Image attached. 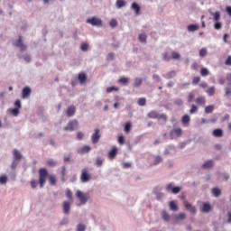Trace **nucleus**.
<instances>
[{
  "mask_svg": "<svg viewBox=\"0 0 231 231\" xmlns=\"http://www.w3.org/2000/svg\"><path fill=\"white\" fill-rule=\"evenodd\" d=\"M61 180L62 181H66V167H62V171H61Z\"/></svg>",
  "mask_w": 231,
  "mask_h": 231,
  "instance_id": "8fccbe9b",
  "label": "nucleus"
},
{
  "mask_svg": "<svg viewBox=\"0 0 231 231\" xmlns=\"http://www.w3.org/2000/svg\"><path fill=\"white\" fill-rule=\"evenodd\" d=\"M225 64H226V66H231V56L227 57Z\"/></svg>",
  "mask_w": 231,
  "mask_h": 231,
  "instance_id": "774afa93",
  "label": "nucleus"
},
{
  "mask_svg": "<svg viewBox=\"0 0 231 231\" xmlns=\"http://www.w3.org/2000/svg\"><path fill=\"white\" fill-rule=\"evenodd\" d=\"M77 230L78 231H84V230H86V226H84L82 224H79V225H78Z\"/></svg>",
  "mask_w": 231,
  "mask_h": 231,
  "instance_id": "0e129e2a",
  "label": "nucleus"
},
{
  "mask_svg": "<svg viewBox=\"0 0 231 231\" xmlns=\"http://www.w3.org/2000/svg\"><path fill=\"white\" fill-rule=\"evenodd\" d=\"M171 59H173L174 60H178V59H181V54H180V52L178 51H172Z\"/></svg>",
  "mask_w": 231,
  "mask_h": 231,
  "instance_id": "2f4dec72",
  "label": "nucleus"
},
{
  "mask_svg": "<svg viewBox=\"0 0 231 231\" xmlns=\"http://www.w3.org/2000/svg\"><path fill=\"white\" fill-rule=\"evenodd\" d=\"M194 93H189L188 96V102H194Z\"/></svg>",
  "mask_w": 231,
  "mask_h": 231,
  "instance_id": "bf43d9fd",
  "label": "nucleus"
},
{
  "mask_svg": "<svg viewBox=\"0 0 231 231\" xmlns=\"http://www.w3.org/2000/svg\"><path fill=\"white\" fill-rule=\"evenodd\" d=\"M189 122H190V116H189L188 115L183 116L182 124L186 125V124H189Z\"/></svg>",
  "mask_w": 231,
  "mask_h": 231,
  "instance_id": "4c0bfd02",
  "label": "nucleus"
},
{
  "mask_svg": "<svg viewBox=\"0 0 231 231\" xmlns=\"http://www.w3.org/2000/svg\"><path fill=\"white\" fill-rule=\"evenodd\" d=\"M102 163H104V160H102L100 158H97V161H96V165L97 167H101Z\"/></svg>",
  "mask_w": 231,
  "mask_h": 231,
  "instance_id": "680f3d73",
  "label": "nucleus"
},
{
  "mask_svg": "<svg viewBox=\"0 0 231 231\" xmlns=\"http://www.w3.org/2000/svg\"><path fill=\"white\" fill-rule=\"evenodd\" d=\"M187 217V215L185 213H180L179 215L173 216V222L174 223H180V221H183Z\"/></svg>",
  "mask_w": 231,
  "mask_h": 231,
  "instance_id": "6e6552de",
  "label": "nucleus"
},
{
  "mask_svg": "<svg viewBox=\"0 0 231 231\" xmlns=\"http://www.w3.org/2000/svg\"><path fill=\"white\" fill-rule=\"evenodd\" d=\"M11 113L14 116H17V115H19V108L13 109Z\"/></svg>",
  "mask_w": 231,
  "mask_h": 231,
  "instance_id": "69168bd1",
  "label": "nucleus"
},
{
  "mask_svg": "<svg viewBox=\"0 0 231 231\" xmlns=\"http://www.w3.org/2000/svg\"><path fill=\"white\" fill-rule=\"evenodd\" d=\"M214 165V162L212 161H208L206 162H204V164L202 165L203 169H210L211 167H213Z\"/></svg>",
  "mask_w": 231,
  "mask_h": 231,
  "instance_id": "393cba45",
  "label": "nucleus"
},
{
  "mask_svg": "<svg viewBox=\"0 0 231 231\" xmlns=\"http://www.w3.org/2000/svg\"><path fill=\"white\" fill-rule=\"evenodd\" d=\"M32 94V88L25 87L23 89V98H28V97H30V95Z\"/></svg>",
  "mask_w": 231,
  "mask_h": 231,
  "instance_id": "dca6fc26",
  "label": "nucleus"
},
{
  "mask_svg": "<svg viewBox=\"0 0 231 231\" xmlns=\"http://www.w3.org/2000/svg\"><path fill=\"white\" fill-rule=\"evenodd\" d=\"M212 194L213 196H215V198H219V196H221V189H219L218 188H213Z\"/></svg>",
  "mask_w": 231,
  "mask_h": 231,
  "instance_id": "b1692460",
  "label": "nucleus"
},
{
  "mask_svg": "<svg viewBox=\"0 0 231 231\" xmlns=\"http://www.w3.org/2000/svg\"><path fill=\"white\" fill-rule=\"evenodd\" d=\"M214 109H215L214 105H209V106L205 107V113L207 115H209V113H212V111H214Z\"/></svg>",
  "mask_w": 231,
  "mask_h": 231,
  "instance_id": "473e14b6",
  "label": "nucleus"
},
{
  "mask_svg": "<svg viewBox=\"0 0 231 231\" xmlns=\"http://www.w3.org/2000/svg\"><path fill=\"white\" fill-rule=\"evenodd\" d=\"M116 8H124L125 6V0H116Z\"/></svg>",
  "mask_w": 231,
  "mask_h": 231,
  "instance_id": "c756f323",
  "label": "nucleus"
},
{
  "mask_svg": "<svg viewBox=\"0 0 231 231\" xmlns=\"http://www.w3.org/2000/svg\"><path fill=\"white\" fill-rule=\"evenodd\" d=\"M209 71H208V69H207V68H202L201 69H200V75H201V77H208V75H209Z\"/></svg>",
  "mask_w": 231,
  "mask_h": 231,
  "instance_id": "7c9ffc66",
  "label": "nucleus"
},
{
  "mask_svg": "<svg viewBox=\"0 0 231 231\" xmlns=\"http://www.w3.org/2000/svg\"><path fill=\"white\" fill-rule=\"evenodd\" d=\"M50 185H57V177L55 175H49L48 177Z\"/></svg>",
  "mask_w": 231,
  "mask_h": 231,
  "instance_id": "aec40b11",
  "label": "nucleus"
},
{
  "mask_svg": "<svg viewBox=\"0 0 231 231\" xmlns=\"http://www.w3.org/2000/svg\"><path fill=\"white\" fill-rule=\"evenodd\" d=\"M131 8L135 12L136 15H140V10H142V8L136 4V2L132 4Z\"/></svg>",
  "mask_w": 231,
  "mask_h": 231,
  "instance_id": "f3484780",
  "label": "nucleus"
},
{
  "mask_svg": "<svg viewBox=\"0 0 231 231\" xmlns=\"http://www.w3.org/2000/svg\"><path fill=\"white\" fill-rule=\"evenodd\" d=\"M37 185H39V182L36 180H31V187H32V189H36Z\"/></svg>",
  "mask_w": 231,
  "mask_h": 231,
  "instance_id": "864d4df0",
  "label": "nucleus"
},
{
  "mask_svg": "<svg viewBox=\"0 0 231 231\" xmlns=\"http://www.w3.org/2000/svg\"><path fill=\"white\" fill-rule=\"evenodd\" d=\"M170 209H171L173 212H176L178 210V203L174 200L171 201Z\"/></svg>",
  "mask_w": 231,
  "mask_h": 231,
  "instance_id": "412c9836",
  "label": "nucleus"
},
{
  "mask_svg": "<svg viewBox=\"0 0 231 231\" xmlns=\"http://www.w3.org/2000/svg\"><path fill=\"white\" fill-rule=\"evenodd\" d=\"M159 163H162V157L161 156H156L154 158V162L151 164V166L152 165H158Z\"/></svg>",
  "mask_w": 231,
  "mask_h": 231,
  "instance_id": "ea45409f",
  "label": "nucleus"
},
{
  "mask_svg": "<svg viewBox=\"0 0 231 231\" xmlns=\"http://www.w3.org/2000/svg\"><path fill=\"white\" fill-rule=\"evenodd\" d=\"M14 46H16V48H20L22 51H24V50H26V45L23 43V37L21 36L15 42Z\"/></svg>",
  "mask_w": 231,
  "mask_h": 231,
  "instance_id": "0eeeda50",
  "label": "nucleus"
},
{
  "mask_svg": "<svg viewBox=\"0 0 231 231\" xmlns=\"http://www.w3.org/2000/svg\"><path fill=\"white\" fill-rule=\"evenodd\" d=\"M89 151H91V147L85 145L78 150V154H86V152H89Z\"/></svg>",
  "mask_w": 231,
  "mask_h": 231,
  "instance_id": "ddd939ff",
  "label": "nucleus"
},
{
  "mask_svg": "<svg viewBox=\"0 0 231 231\" xmlns=\"http://www.w3.org/2000/svg\"><path fill=\"white\" fill-rule=\"evenodd\" d=\"M162 219H164V221H171V216L169 215V213L162 211Z\"/></svg>",
  "mask_w": 231,
  "mask_h": 231,
  "instance_id": "f704fd0d",
  "label": "nucleus"
},
{
  "mask_svg": "<svg viewBox=\"0 0 231 231\" xmlns=\"http://www.w3.org/2000/svg\"><path fill=\"white\" fill-rule=\"evenodd\" d=\"M149 118H160V114L156 111H152L148 114Z\"/></svg>",
  "mask_w": 231,
  "mask_h": 231,
  "instance_id": "cd10ccee",
  "label": "nucleus"
},
{
  "mask_svg": "<svg viewBox=\"0 0 231 231\" xmlns=\"http://www.w3.org/2000/svg\"><path fill=\"white\" fill-rule=\"evenodd\" d=\"M147 104V99L145 97H141L138 99V106H143Z\"/></svg>",
  "mask_w": 231,
  "mask_h": 231,
  "instance_id": "e433bc0d",
  "label": "nucleus"
},
{
  "mask_svg": "<svg viewBox=\"0 0 231 231\" xmlns=\"http://www.w3.org/2000/svg\"><path fill=\"white\" fill-rule=\"evenodd\" d=\"M13 154H14V160L20 162L21 158H23V155L21 154V152H19V151H17V149H14L13 151Z\"/></svg>",
  "mask_w": 231,
  "mask_h": 231,
  "instance_id": "a211bd4d",
  "label": "nucleus"
},
{
  "mask_svg": "<svg viewBox=\"0 0 231 231\" xmlns=\"http://www.w3.org/2000/svg\"><path fill=\"white\" fill-rule=\"evenodd\" d=\"M80 180H81L82 183H88V181H89V180H91V176H89V173H88L87 170L82 171Z\"/></svg>",
  "mask_w": 231,
  "mask_h": 231,
  "instance_id": "423d86ee",
  "label": "nucleus"
},
{
  "mask_svg": "<svg viewBox=\"0 0 231 231\" xmlns=\"http://www.w3.org/2000/svg\"><path fill=\"white\" fill-rule=\"evenodd\" d=\"M181 192V187H174L172 189L171 194H180Z\"/></svg>",
  "mask_w": 231,
  "mask_h": 231,
  "instance_id": "49530a36",
  "label": "nucleus"
},
{
  "mask_svg": "<svg viewBox=\"0 0 231 231\" xmlns=\"http://www.w3.org/2000/svg\"><path fill=\"white\" fill-rule=\"evenodd\" d=\"M120 88L116 87H109L106 88V93H113V91H119Z\"/></svg>",
  "mask_w": 231,
  "mask_h": 231,
  "instance_id": "37998d69",
  "label": "nucleus"
},
{
  "mask_svg": "<svg viewBox=\"0 0 231 231\" xmlns=\"http://www.w3.org/2000/svg\"><path fill=\"white\" fill-rule=\"evenodd\" d=\"M77 125H79V122L77 120H71L64 127V131H75V127H77Z\"/></svg>",
  "mask_w": 231,
  "mask_h": 231,
  "instance_id": "20e7f679",
  "label": "nucleus"
},
{
  "mask_svg": "<svg viewBox=\"0 0 231 231\" xmlns=\"http://www.w3.org/2000/svg\"><path fill=\"white\" fill-rule=\"evenodd\" d=\"M172 189H174V186H172V183H170L166 186L167 192H172Z\"/></svg>",
  "mask_w": 231,
  "mask_h": 231,
  "instance_id": "4d7b16f0",
  "label": "nucleus"
},
{
  "mask_svg": "<svg viewBox=\"0 0 231 231\" xmlns=\"http://www.w3.org/2000/svg\"><path fill=\"white\" fill-rule=\"evenodd\" d=\"M194 113H198V106L196 105H192L189 109V115H194Z\"/></svg>",
  "mask_w": 231,
  "mask_h": 231,
  "instance_id": "a18cd8bd",
  "label": "nucleus"
},
{
  "mask_svg": "<svg viewBox=\"0 0 231 231\" xmlns=\"http://www.w3.org/2000/svg\"><path fill=\"white\" fill-rule=\"evenodd\" d=\"M197 30H199V25L198 24H190L188 26L189 32H196Z\"/></svg>",
  "mask_w": 231,
  "mask_h": 231,
  "instance_id": "a878e982",
  "label": "nucleus"
},
{
  "mask_svg": "<svg viewBox=\"0 0 231 231\" xmlns=\"http://www.w3.org/2000/svg\"><path fill=\"white\" fill-rule=\"evenodd\" d=\"M76 197L79 199L82 205H86V203H88V199H89V194L84 193L80 190H78L76 192Z\"/></svg>",
  "mask_w": 231,
  "mask_h": 231,
  "instance_id": "f03ea898",
  "label": "nucleus"
},
{
  "mask_svg": "<svg viewBox=\"0 0 231 231\" xmlns=\"http://www.w3.org/2000/svg\"><path fill=\"white\" fill-rule=\"evenodd\" d=\"M6 181H8V177H6V175H3L0 177V183L2 185H5V183H6Z\"/></svg>",
  "mask_w": 231,
  "mask_h": 231,
  "instance_id": "de8ad7c7",
  "label": "nucleus"
},
{
  "mask_svg": "<svg viewBox=\"0 0 231 231\" xmlns=\"http://www.w3.org/2000/svg\"><path fill=\"white\" fill-rule=\"evenodd\" d=\"M75 115V106H69L67 109V116H73Z\"/></svg>",
  "mask_w": 231,
  "mask_h": 231,
  "instance_id": "4be33fe9",
  "label": "nucleus"
},
{
  "mask_svg": "<svg viewBox=\"0 0 231 231\" xmlns=\"http://www.w3.org/2000/svg\"><path fill=\"white\" fill-rule=\"evenodd\" d=\"M116 154H118V148H116V146H114L108 153V158H116Z\"/></svg>",
  "mask_w": 231,
  "mask_h": 231,
  "instance_id": "4468645a",
  "label": "nucleus"
},
{
  "mask_svg": "<svg viewBox=\"0 0 231 231\" xmlns=\"http://www.w3.org/2000/svg\"><path fill=\"white\" fill-rule=\"evenodd\" d=\"M139 41L140 42H144V44L147 42V34L141 33L139 34Z\"/></svg>",
  "mask_w": 231,
  "mask_h": 231,
  "instance_id": "72a5a7b5",
  "label": "nucleus"
},
{
  "mask_svg": "<svg viewBox=\"0 0 231 231\" xmlns=\"http://www.w3.org/2000/svg\"><path fill=\"white\" fill-rule=\"evenodd\" d=\"M38 173L40 189H42L46 183V178H48V170L46 168H40Z\"/></svg>",
  "mask_w": 231,
  "mask_h": 231,
  "instance_id": "f257e3e1",
  "label": "nucleus"
},
{
  "mask_svg": "<svg viewBox=\"0 0 231 231\" xmlns=\"http://www.w3.org/2000/svg\"><path fill=\"white\" fill-rule=\"evenodd\" d=\"M116 24H118V22H116V19H112V20L110 21V26H111L112 28L116 27Z\"/></svg>",
  "mask_w": 231,
  "mask_h": 231,
  "instance_id": "052dcab7",
  "label": "nucleus"
},
{
  "mask_svg": "<svg viewBox=\"0 0 231 231\" xmlns=\"http://www.w3.org/2000/svg\"><path fill=\"white\" fill-rule=\"evenodd\" d=\"M222 26H223V25L221 24V23L217 22V23H215V25H214V28H215V30H221Z\"/></svg>",
  "mask_w": 231,
  "mask_h": 231,
  "instance_id": "e2e57ef3",
  "label": "nucleus"
},
{
  "mask_svg": "<svg viewBox=\"0 0 231 231\" xmlns=\"http://www.w3.org/2000/svg\"><path fill=\"white\" fill-rule=\"evenodd\" d=\"M76 136H77L78 140H83L84 139V133L78 132Z\"/></svg>",
  "mask_w": 231,
  "mask_h": 231,
  "instance_id": "13d9d810",
  "label": "nucleus"
},
{
  "mask_svg": "<svg viewBox=\"0 0 231 231\" xmlns=\"http://www.w3.org/2000/svg\"><path fill=\"white\" fill-rule=\"evenodd\" d=\"M118 143H120V145H124V143H125V137L124 135L118 137Z\"/></svg>",
  "mask_w": 231,
  "mask_h": 231,
  "instance_id": "603ef678",
  "label": "nucleus"
},
{
  "mask_svg": "<svg viewBox=\"0 0 231 231\" xmlns=\"http://www.w3.org/2000/svg\"><path fill=\"white\" fill-rule=\"evenodd\" d=\"M213 136L216 138H221V136H223V130L219 128L213 130Z\"/></svg>",
  "mask_w": 231,
  "mask_h": 231,
  "instance_id": "6ab92c4d",
  "label": "nucleus"
},
{
  "mask_svg": "<svg viewBox=\"0 0 231 231\" xmlns=\"http://www.w3.org/2000/svg\"><path fill=\"white\" fill-rule=\"evenodd\" d=\"M80 50L82 51H88V50H89V44L88 43H82L80 46Z\"/></svg>",
  "mask_w": 231,
  "mask_h": 231,
  "instance_id": "c03bdc74",
  "label": "nucleus"
},
{
  "mask_svg": "<svg viewBox=\"0 0 231 231\" xmlns=\"http://www.w3.org/2000/svg\"><path fill=\"white\" fill-rule=\"evenodd\" d=\"M207 53H208L207 49L206 48H202L199 51V57H207Z\"/></svg>",
  "mask_w": 231,
  "mask_h": 231,
  "instance_id": "58836bf2",
  "label": "nucleus"
},
{
  "mask_svg": "<svg viewBox=\"0 0 231 231\" xmlns=\"http://www.w3.org/2000/svg\"><path fill=\"white\" fill-rule=\"evenodd\" d=\"M198 68H199V65L198 64V62H193L191 64V69L196 70V69H198Z\"/></svg>",
  "mask_w": 231,
  "mask_h": 231,
  "instance_id": "338daca9",
  "label": "nucleus"
},
{
  "mask_svg": "<svg viewBox=\"0 0 231 231\" xmlns=\"http://www.w3.org/2000/svg\"><path fill=\"white\" fill-rule=\"evenodd\" d=\"M78 80H79L80 84H84L88 80V76H86V73L80 72L78 75Z\"/></svg>",
  "mask_w": 231,
  "mask_h": 231,
  "instance_id": "2eb2a0df",
  "label": "nucleus"
},
{
  "mask_svg": "<svg viewBox=\"0 0 231 231\" xmlns=\"http://www.w3.org/2000/svg\"><path fill=\"white\" fill-rule=\"evenodd\" d=\"M131 123H126L125 125V132L129 133V131H131Z\"/></svg>",
  "mask_w": 231,
  "mask_h": 231,
  "instance_id": "5fc2aeb1",
  "label": "nucleus"
},
{
  "mask_svg": "<svg viewBox=\"0 0 231 231\" xmlns=\"http://www.w3.org/2000/svg\"><path fill=\"white\" fill-rule=\"evenodd\" d=\"M143 82V79L142 78H136L134 79V88H140V85Z\"/></svg>",
  "mask_w": 231,
  "mask_h": 231,
  "instance_id": "c85d7f7f",
  "label": "nucleus"
},
{
  "mask_svg": "<svg viewBox=\"0 0 231 231\" xmlns=\"http://www.w3.org/2000/svg\"><path fill=\"white\" fill-rule=\"evenodd\" d=\"M221 19V14L219 12H216L214 14V21L218 22Z\"/></svg>",
  "mask_w": 231,
  "mask_h": 231,
  "instance_id": "3c124183",
  "label": "nucleus"
},
{
  "mask_svg": "<svg viewBox=\"0 0 231 231\" xmlns=\"http://www.w3.org/2000/svg\"><path fill=\"white\" fill-rule=\"evenodd\" d=\"M184 207H185L186 210H189V212L191 214H196V208L192 207V205H190V203H189V201H187V200L184 201Z\"/></svg>",
  "mask_w": 231,
  "mask_h": 231,
  "instance_id": "9d476101",
  "label": "nucleus"
},
{
  "mask_svg": "<svg viewBox=\"0 0 231 231\" xmlns=\"http://www.w3.org/2000/svg\"><path fill=\"white\" fill-rule=\"evenodd\" d=\"M71 210V203L68 201L63 202V212L64 214H69V211Z\"/></svg>",
  "mask_w": 231,
  "mask_h": 231,
  "instance_id": "9b49d317",
  "label": "nucleus"
},
{
  "mask_svg": "<svg viewBox=\"0 0 231 231\" xmlns=\"http://www.w3.org/2000/svg\"><path fill=\"white\" fill-rule=\"evenodd\" d=\"M207 93L209 97H213V95L216 94V88L210 87L208 90Z\"/></svg>",
  "mask_w": 231,
  "mask_h": 231,
  "instance_id": "c9c22d12",
  "label": "nucleus"
},
{
  "mask_svg": "<svg viewBox=\"0 0 231 231\" xmlns=\"http://www.w3.org/2000/svg\"><path fill=\"white\" fill-rule=\"evenodd\" d=\"M196 105L197 106H205V104H207V99L205 98V97H199L195 99Z\"/></svg>",
  "mask_w": 231,
  "mask_h": 231,
  "instance_id": "f8f14e48",
  "label": "nucleus"
},
{
  "mask_svg": "<svg viewBox=\"0 0 231 231\" xmlns=\"http://www.w3.org/2000/svg\"><path fill=\"white\" fill-rule=\"evenodd\" d=\"M162 60H165L166 62H169V60H171V56H169V53L164 52L162 54Z\"/></svg>",
  "mask_w": 231,
  "mask_h": 231,
  "instance_id": "09e8293b",
  "label": "nucleus"
},
{
  "mask_svg": "<svg viewBox=\"0 0 231 231\" xmlns=\"http://www.w3.org/2000/svg\"><path fill=\"white\" fill-rule=\"evenodd\" d=\"M92 138V143H98L100 141V129L96 128L95 133L91 136Z\"/></svg>",
  "mask_w": 231,
  "mask_h": 231,
  "instance_id": "39448f33",
  "label": "nucleus"
},
{
  "mask_svg": "<svg viewBox=\"0 0 231 231\" xmlns=\"http://www.w3.org/2000/svg\"><path fill=\"white\" fill-rule=\"evenodd\" d=\"M199 80H201V78L194 77L193 79H192V84H194V85L199 84Z\"/></svg>",
  "mask_w": 231,
  "mask_h": 231,
  "instance_id": "6e6d98bb",
  "label": "nucleus"
},
{
  "mask_svg": "<svg viewBox=\"0 0 231 231\" xmlns=\"http://www.w3.org/2000/svg\"><path fill=\"white\" fill-rule=\"evenodd\" d=\"M66 196L68 199H70V201L73 200V192H71V189H67Z\"/></svg>",
  "mask_w": 231,
  "mask_h": 231,
  "instance_id": "a19ab883",
  "label": "nucleus"
},
{
  "mask_svg": "<svg viewBox=\"0 0 231 231\" xmlns=\"http://www.w3.org/2000/svg\"><path fill=\"white\" fill-rule=\"evenodd\" d=\"M47 165H49V167H55V165H57V162L53 159H50L47 161Z\"/></svg>",
  "mask_w": 231,
  "mask_h": 231,
  "instance_id": "79ce46f5",
  "label": "nucleus"
},
{
  "mask_svg": "<svg viewBox=\"0 0 231 231\" xmlns=\"http://www.w3.org/2000/svg\"><path fill=\"white\" fill-rule=\"evenodd\" d=\"M212 210V206L208 203H204L202 207V212H210Z\"/></svg>",
  "mask_w": 231,
  "mask_h": 231,
  "instance_id": "5701e85b",
  "label": "nucleus"
},
{
  "mask_svg": "<svg viewBox=\"0 0 231 231\" xmlns=\"http://www.w3.org/2000/svg\"><path fill=\"white\" fill-rule=\"evenodd\" d=\"M88 24H92V26H102V20L100 18L92 17L87 20Z\"/></svg>",
  "mask_w": 231,
  "mask_h": 231,
  "instance_id": "7ed1b4c3",
  "label": "nucleus"
},
{
  "mask_svg": "<svg viewBox=\"0 0 231 231\" xmlns=\"http://www.w3.org/2000/svg\"><path fill=\"white\" fill-rule=\"evenodd\" d=\"M118 83L123 84V86H127V84H129V78H120Z\"/></svg>",
  "mask_w": 231,
  "mask_h": 231,
  "instance_id": "bb28decb",
  "label": "nucleus"
},
{
  "mask_svg": "<svg viewBox=\"0 0 231 231\" xmlns=\"http://www.w3.org/2000/svg\"><path fill=\"white\" fill-rule=\"evenodd\" d=\"M170 134L171 136H176L177 138H180V136L183 134V130H181V128H175L171 130Z\"/></svg>",
  "mask_w": 231,
  "mask_h": 231,
  "instance_id": "1a4fd4ad",
  "label": "nucleus"
}]
</instances>
